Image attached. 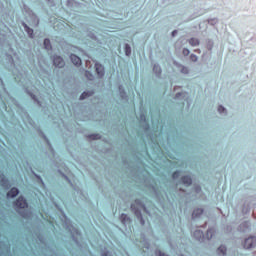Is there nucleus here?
I'll use <instances>...</instances> for the list:
<instances>
[{
  "label": "nucleus",
  "instance_id": "nucleus-23",
  "mask_svg": "<svg viewBox=\"0 0 256 256\" xmlns=\"http://www.w3.org/2000/svg\"><path fill=\"white\" fill-rule=\"evenodd\" d=\"M180 175H181V172L180 171H176V172H174L172 174V177H173V179H179Z\"/></svg>",
  "mask_w": 256,
  "mask_h": 256
},
{
  "label": "nucleus",
  "instance_id": "nucleus-1",
  "mask_svg": "<svg viewBox=\"0 0 256 256\" xmlns=\"http://www.w3.org/2000/svg\"><path fill=\"white\" fill-rule=\"evenodd\" d=\"M131 209L133 212H135L138 219H140L141 225H145V220H143V216L141 215V209H144L145 211V205L141 203V200H135L134 203L131 204Z\"/></svg>",
  "mask_w": 256,
  "mask_h": 256
},
{
  "label": "nucleus",
  "instance_id": "nucleus-11",
  "mask_svg": "<svg viewBox=\"0 0 256 256\" xmlns=\"http://www.w3.org/2000/svg\"><path fill=\"white\" fill-rule=\"evenodd\" d=\"M201 215H203V209L201 208H197L193 211L192 213V217L193 219L197 218V217H201Z\"/></svg>",
  "mask_w": 256,
  "mask_h": 256
},
{
  "label": "nucleus",
  "instance_id": "nucleus-29",
  "mask_svg": "<svg viewBox=\"0 0 256 256\" xmlns=\"http://www.w3.org/2000/svg\"><path fill=\"white\" fill-rule=\"evenodd\" d=\"M180 95H181V93H177V94H176V97H179Z\"/></svg>",
  "mask_w": 256,
  "mask_h": 256
},
{
  "label": "nucleus",
  "instance_id": "nucleus-15",
  "mask_svg": "<svg viewBox=\"0 0 256 256\" xmlns=\"http://www.w3.org/2000/svg\"><path fill=\"white\" fill-rule=\"evenodd\" d=\"M120 220L122 221V223L124 225H125V223H129V221H131V219H129V216H127V214H121Z\"/></svg>",
  "mask_w": 256,
  "mask_h": 256
},
{
  "label": "nucleus",
  "instance_id": "nucleus-7",
  "mask_svg": "<svg viewBox=\"0 0 256 256\" xmlns=\"http://www.w3.org/2000/svg\"><path fill=\"white\" fill-rule=\"evenodd\" d=\"M194 237L198 241H203V239H205V234H203V231H201V230H196L194 232Z\"/></svg>",
  "mask_w": 256,
  "mask_h": 256
},
{
  "label": "nucleus",
  "instance_id": "nucleus-13",
  "mask_svg": "<svg viewBox=\"0 0 256 256\" xmlns=\"http://www.w3.org/2000/svg\"><path fill=\"white\" fill-rule=\"evenodd\" d=\"M213 235H215V229L210 228L209 230H207L206 237L208 240L213 239Z\"/></svg>",
  "mask_w": 256,
  "mask_h": 256
},
{
  "label": "nucleus",
  "instance_id": "nucleus-8",
  "mask_svg": "<svg viewBox=\"0 0 256 256\" xmlns=\"http://www.w3.org/2000/svg\"><path fill=\"white\" fill-rule=\"evenodd\" d=\"M0 184L2 187H7L9 185V180L3 175V173L0 172Z\"/></svg>",
  "mask_w": 256,
  "mask_h": 256
},
{
  "label": "nucleus",
  "instance_id": "nucleus-2",
  "mask_svg": "<svg viewBox=\"0 0 256 256\" xmlns=\"http://www.w3.org/2000/svg\"><path fill=\"white\" fill-rule=\"evenodd\" d=\"M15 207L18 209H27L29 205L27 204V200L23 198V196H20L15 202H14Z\"/></svg>",
  "mask_w": 256,
  "mask_h": 256
},
{
  "label": "nucleus",
  "instance_id": "nucleus-16",
  "mask_svg": "<svg viewBox=\"0 0 256 256\" xmlns=\"http://www.w3.org/2000/svg\"><path fill=\"white\" fill-rule=\"evenodd\" d=\"M44 47H45V49H47V51H50V49H52V47H51V40L45 39L44 40Z\"/></svg>",
  "mask_w": 256,
  "mask_h": 256
},
{
  "label": "nucleus",
  "instance_id": "nucleus-10",
  "mask_svg": "<svg viewBox=\"0 0 256 256\" xmlns=\"http://www.w3.org/2000/svg\"><path fill=\"white\" fill-rule=\"evenodd\" d=\"M181 181L183 185H191V183H193V179H191V176H184L181 178Z\"/></svg>",
  "mask_w": 256,
  "mask_h": 256
},
{
  "label": "nucleus",
  "instance_id": "nucleus-14",
  "mask_svg": "<svg viewBox=\"0 0 256 256\" xmlns=\"http://www.w3.org/2000/svg\"><path fill=\"white\" fill-rule=\"evenodd\" d=\"M188 43L192 46V47H197L199 45V39L197 38H191L190 40H188Z\"/></svg>",
  "mask_w": 256,
  "mask_h": 256
},
{
  "label": "nucleus",
  "instance_id": "nucleus-28",
  "mask_svg": "<svg viewBox=\"0 0 256 256\" xmlns=\"http://www.w3.org/2000/svg\"><path fill=\"white\" fill-rule=\"evenodd\" d=\"M184 73H189V70L184 67Z\"/></svg>",
  "mask_w": 256,
  "mask_h": 256
},
{
  "label": "nucleus",
  "instance_id": "nucleus-19",
  "mask_svg": "<svg viewBox=\"0 0 256 256\" xmlns=\"http://www.w3.org/2000/svg\"><path fill=\"white\" fill-rule=\"evenodd\" d=\"M24 27H25V29H26V31H27L29 37H30L31 39H33V29L29 28L27 25H25Z\"/></svg>",
  "mask_w": 256,
  "mask_h": 256
},
{
  "label": "nucleus",
  "instance_id": "nucleus-4",
  "mask_svg": "<svg viewBox=\"0 0 256 256\" xmlns=\"http://www.w3.org/2000/svg\"><path fill=\"white\" fill-rule=\"evenodd\" d=\"M53 63L55 67H58L59 69L65 67V61L61 58V56H54Z\"/></svg>",
  "mask_w": 256,
  "mask_h": 256
},
{
  "label": "nucleus",
  "instance_id": "nucleus-24",
  "mask_svg": "<svg viewBox=\"0 0 256 256\" xmlns=\"http://www.w3.org/2000/svg\"><path fill=\"white\" fill-rule=\"evenodd\" d=\"M190 59L195 63L197 61V55L191 54Z\"/></svg>",
  "mask_w": 256,
  "mask_h": 256
},
{
  "label": "nucleus",
  "instance_id": "nucleus-22",
  "mask_svg": "<svg viewBox=\"0 0 256 256\" xmlns=\"http://www.w3.org/2000/svg\"><path fill=\"white\" fill-rule=\"evenodd\" d=\"M85 77H87V79H89V81H93V74H91L89 71L85 72Z\"/></svg>",
  "mask_w": 256,
  "mask_h": 256
},
{
  "label": "nucleus",
  "instance_id": "nucleus-17",
  "mask_svg": "<svg viewBox=\"0 0 256 256\" xmlns=\"http://www.w3.org/2000/svg\"><path fill=\"white\" fill-rule=\"evenodd\" d=\"M91 95H93V92H83V93L80 95V99H81V100L87 99V97H91Z\"/></svg>",
  "mask_w": 256,
  "mask_h": 256
},
{
  "label": "nucleus",
  "instance_id": "nucleus-30",
  "mask_svg": "<svg viewBox=\"0 0 256 256\" xmlns=\"http://www.w3.org/2000/svg\"><path fill=\"white\" fill-rule=\"evenodd\" d=\"M197 191H201V188L199 187V188H197Z\"/></svg>",
  "mask_w": 256,
  "mask_h": 256
},
{
  "label": "nucleus",
  "instance_id": "nucleus-20",
  "mask_svg": "<svg viewBox=\"0 0 256 256\" xmlns=\"http://www.w3.org/2000/svg\"><path fill=\"white\" fill-rule=\"evenodd\" d=\"M153 71H154L157 75H161V67H160L159 65H154Z\"/></svg>",
  "mask_w": 256,
  "mask_h": 256
},
{
  "label": "nucleus",
  "instance_id": "nucleus-26",
  "mask_svg": "<svg viewBox=\"0 0 256 256\" xmlns=\"http://www.w3.org/2000/svg\"><path fill=\"white\" fill-rule=\"evenodd\" d=\"M218 111H219L220 113H225V107L219 106V107H218Z\"/></svg>",
  "mask_w": 256,
  "mask_h": 256
},
{
  "label": "nucleus",
  "instance_id": "nucleus-6",
  "mask_svg": "<svg viewBox=\"0 0 256 256\" xmlns=\"http://www.w3.org/2000/svg\"><path fill=\"white\" fill-rule=\"evenodd\" d=\"M70 59L76 67H79L81 65V58L75 54L70 55Z\"/></svg>",
  "mask_w": 256,
  "mask_h": 256
},
{
  "label": "nucleus",
  "instance_id": "nucleus-5",
  "mask_svg": "<svg viewBox=\"0 0 256 256\" xmlns=\"http://www.w3.org/2000/svg\"><path fill=\"white\" fill-rule=\"evenodd\" d=\"M95 69L98 77H103V75H105V67H103V65L100 63L95 64Z\"/></svg>",
  "mask_w": 256,
  "mask_h": 256
},
{
  "label": "nucleus",
  "instance_id": "nucleus-12",
  "mask_svg": "<svg viewBox=\"0 0 256 256\" xmlns=\"http://www.w3.org/2000/svg\"><path fill=\"white\" fill-rule=\"evenodd\" d=\"M217 253H218V255H227V247H225L224 245H221L217 249Z\"/></svg>",
  "mask_w": 256,
  "mask_h": 256
},
{
  "label": "nucleus",
  "instance_id": "nucleus-9",
  "mask_svg": "<svg viewBox=\"0 0 256 256\" xmlns=\"http://www.w3.org/2000/svg\"><path fill=\"white\" fill-rule=\"evenodd\" d=\"M17 195H19V189L17 188H12L8 193H7V197H17Z\"/></svg>",
  "mask_w": 256,
  "mask_h": 256
},
{
  "label": "nucleus",
  "instance_id": "nucleus-3",
  "mask_svg": "<svg viewBox=\"0 0 256 256\" xmlns=\"http://www.w3.org/2000/svg\"><path fill=\"white\" fill-rule=\"evenodd\" d=\"M256 246V237H249L244 241V249H253Z\"/></svg>",
  "mask_w": 256,
  "mask_h": 256
},
{
  "label": "nucleus",
  "instance_id": "nucleus-21",
  "mask_svg": "<svg viewBox=\"0 0 256 256\" xmlns=\"http://www.w3.org/2000/svg\"><path fill=\"white\" fill-rule=\"evenodd\" d=\"M125 53L128 57L131 55V46H129V44H126L125 46Z\"/></svg>",
  "mask_w": 256,
  "mask_h": 256
},
{
  "label": "nucleus",
  "instance_id": "nucleus-25",
  "mask_svg": "<svg viewBox=\"0 0 256 256\" xmlns=\"http://www.w3.org/2000/svg\"><path fill=\"white\" fill-rule=\"evenodd\" d=\"M189 49H187V48H184L183 49V55H185V57H187V55H189Z\"/></svg>",
  "mask_w": 256,
  "mask_h": 256
},
{
  "label": "nucleus",
  "instance_id": "nucleus-27",
  "mask_svg": "<svg viewBox=\"0 0 256 256\" xmlns=\"http://www.w3.org/2000/svg\"><path fill=\"white\" fill-rule=\"evenodd\" d=\"M175 35H177V30H174V31L172 32V37H175Z\"/></svg>",
  "mask_w": 256,
  "mask_h": 256
},
{
  "label": "nucleus",
  "instance_id": "nucleus-18",
  "mask_svg": "<svg viewBox=\"0 0 256 256\" xmlns=\"http://www.w3.org/2000/svg\"><path fill=\"white\" fill-rule=\"evenodd\" d=\"M88 137H89V139H92L93 141H97V139H101V135L100 134H91Z\"/></svg>",
  "mask_w": 256,
  "mask_h": 256
}]
</instances>
